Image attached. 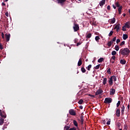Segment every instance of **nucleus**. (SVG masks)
Instances as JSON below:
<instances>
[{"label":"nucleus","instance_id":"1","mask_svg":"<svg viewBox=\"0 0 130 130\" xmlns=\"http://www.w3.org/2000/svg\"><path fill=\"white\" fill-rule=\"evenodd\" d=\"M129 49L128 48H126L124 49H121L119 51V53L122 54V55L126 56L128 55L129 54Z\"/></svg>","mask_w":130,"mask_h":130},{"label":"nucleus","instance_id":"2","mask_svg":"<svg viewBox=\"0 0 130 130\" xmlns=\"http://www.w3.org/2000/svg\"><path fill=\"white\" fill-rule=\"evenodd\" d=\"M73 29L74 32L79 31V30H80V26H79V24H77L76 22H74L73 25Z\"/></svg>","mask_w":130,"mask_h":130},{"label":"nucleus","instance_id":"3","mask_svg":"<svg viewBox=\"0 0 130 130\" xmlns=\"http://www.w3.org/2000/svg\"><path fill=\"white\" fill-rule=\"evenodd\" d=\"M58 5H60L61 7L64 6V3L67 2V0H56Z\"/></svg>","mask_w":130,"mask_h":130},{"label":"nucleus","instance_id":"4","mask_svg":"<svg viewBox=\"0 0 130 130\" xmlns=\"http://www.w3.org/2000/svg\"><path fill=\"white\" fill-rule=\"evenodd\" d=\"M111 102H112V99L110 98H106L105 99L104 103H105V104H108L111 103Z\"/></svg>","mask_w":130,"mask_h":130},{"label":"nucleus","instance_id":"5","mask_svg":"<svg viewBox=\"0 0 130 130\" xmlns=\"http://www.w3.org/2000/svg\"><path fill=\"white\" fill-rule=\"evenodd\" d=\"M120 28H121V25H120V24L118 23L115 25L114 28V30H115V29H116V32H119Z\"/></svg>","mask_w":130,"mask_h":130},{"label":"nucleus","instance_id":"6","mask_svg":"<svg viewBox=\"0 0 130 130\" xmlns=\"http://www.w3.org/2000/svg\"><path fill=\"white\" fill-rule=\"evenodd\" d=\"M5 37H6V39L7 42H9V41H10V38L11 37V34H5Z\"/></svg>","mask_w":130,"mask_h":130},{"label":"nucleus","instance_id":"7","mask_svg":"<svg viewBox=\"0 0 130 130\" xmlns=\"http://www.w3.org/2000/svg\"><path fill=\"white\" fill-rule=\"evenodd\" d=\"M103 93V90L101 89H99L97 91L95 92V95H101V94H102Z\"/></svg>","mask_w":130,"mask_h":130},{"label":"nucleus","instance_id":"8","mask_svg":"<svg viewBox=\"0 0 130 130\" xmlns=\"http://www.w3.org/2000/svg\"><path fill=\"white\" fill-rule=\"evenodd\" d=\"M69 113L70 115H73V116H75V115H76V112H75V110H74L73 109L70 110Z\"/></svg>","mask_w":130,"mask_h":130},{"label":"nucleus","instance_id":"9","mask_svg":"<svg viewBox=\"0 0 130 130\" xmlns=\"http://www.w3.org/2000/svg\"><path fill=\"white\" fill-rule=\"evenodd\" d=\"M115 114L117 117H119L120 116V109H117L116 111Z\"/></svg>","mask_w":130,"mask_h":130},{"label":"nucleus","instance_id":"10","mask_svg":"<svg viewBox=\"0 0 130 130\" xmlns=\"http://www.w3.org/2000/svg\"><path fill=\"white\" fill-rule=\"evenodd\" d=\"M78 120L82 125L84 124V116L83 115L80 116V119H78Z\"/></svg>","mask_w":130,"mask_h":130},{"label":"nucleus","instance_id":"11","mask_svg":"<svg viewBox=\"0 0 130 130\" xmlns=\"http://www.w3.org/2000/svg\"><path fill=\"white\" fill-rule=\"evenodd\" d=\"M108 83L110 86H112L113 85V80L112 79V77H110L109 78Z\"/></svg>","mask_w":130,"mask_h":130},{"label":"nucleus","instance_id":"12","mask_svg":"<svg viewBox=\"0 0 130 130\" xmlns=\"http://www.w3.org/2000/svg\"><path fill=\"white\" fill-rule=\"evenodd\" d=\"M91 37H92V34L91 33L87 34L86 36V41H88V39L91 38Z\"/></svg>","mask_w":130,"mask_h":130},{"label":"nucleus","instance_id":"13","mask_svg":"<svg viewBox=\"0 0 130 130\" xmlns=\"http://www.w3.org/2000/svg\"><path fill=\"white\" fill-rule=\"evenodd\" d=\"M110 95H114L115 94V89L114 88L111 89V91H110Z\"/></svg>","mask_w":130,"mask_h":130},{"label":"nucleus","instance_id":"14","mask_svg":"<svg viewBox=\"0 0 130 130\" xmlns=\"http://www.w3.org/2000/svg\"><path fill=\"white\" fill-rule=\"evenodd\" d=\"M105 5V0H102L100 2V7H102Z\"/></svg>","mask_w":130,"mask_h":130},{"label":"nucleus","instance_id":"15","mask_svg":"<svg viewBox=\"0 0 130 130\" xmlns=\"http://www.w3.org/2000/svg\"><path fill=\"white\" fill-rule=\"evenodd\" d=\"M122 38H123V40H126V39H127V38H128V36H127V35H126V34H123V36H122Z\"/></svg>","mask_w":130,"mask_h":130},{"label":"nucleus","instance_id":"16","mask_svg":"<svg viewBox=\"0 0 130 130\" xmlns=\"http://www.w3.org/2000/svg\"><path fill=\"white\" fill-rule=\"evenodd\" d=\"M125 27H126V28H130V23H129V22H127L125 23Z\"/></svg>","mask_w":130,"mask_h":130},{"label":"nucleus","instance_id":"17","mask_svg":"<svg viewBox=\"0 0 130 130\" xmlns=\"http://www.w3.org/2000/svg\"><path fill=\"white\" fill-rule=\"evenodd\" d=\"M115 23V18H113L110 20V24H114Z\"/></svg>","mask_w":130,"mask_h":130},{"label":"nucleus","instance_id":"18","mask_svg":"<svg viewBox=\"0 0 130 130\" xmlns=\"http://www.w3.org/2000/svg\"><path fill=\"white\" fill-rule=\"evenodd\" d=\"M120 63H121V64H125V63H126V61H125L124 59H121L120 61Z\"/></svg>","mask_w":130,"mask_h":130},{"label":"nucleus","instance_id":"19","mask_svg":"<svg viewBox=\"0 0 130 130\" xmlns=\"http://www.w3.org/2000/svg\"><path fill=\"white\" fill-rule=\"evenodd\" d=\"M82 59L80 58L79 61H78V67H81V66H82Z\"/></svg>","mask_w":130,"mask_h":130},{"label":"nucleus","instance_id":"20","mask_svg":"<svg viewBox=\"0 0 130 130\" xmlns=\"http://www.w3.org/2000/svg\"><path fill=\"white\" fill-rule=\"evenodd\" d=\"M124 109H125L124 105H122L121 111L122 115L124 114Z\"/></svg>","mask_w":130,"mask_h":130},{"label":"nucleus","instance_id":"21","mask_svg":"<svg viewBox=\"0 0 130 130\" xmlns=\"http://www.w3.org/2000/svg\"><path fill=\"white\" fill-rule=\"evenodd\" d=\"M103 85H105L106 84H107V78H105L103 80Z\"/></svg>","mask_w":130,"mask_h":130},{"label":"nucleus","instance_id":"22","mask_svg":"<svg viewBox=\"0 0 130 130\" xmlns=\"http://www.w3.org/2000/svg\"><path fill=\"white\" fill-rule=\"evenodd\" d=\"M0 115L3 118H6V117H7V115H6V113H5V112H3L2 114H0Z\"/></svg>","mask_w":130,"mask_h":130},{"label":"nucleus","instance_id":"23","mask_svg":"<svg viewBox=\"0 0 130 130\" xmlns=\"http://www.w3.org/2000/svg\"><path fill=\"white\" fill-rule=\"evenodd\" d=\"M73 124L75 125V126L78 127V122L76 120H73Z\"/></svg>","mask_w":130,"mask_h":130},{"label":"nucleus","instance_id":"24","mask_svg":"<svg viewBox=\"0 0 130 130\" xmlns=\"http://www.w3.org/2000/svg\"><path fill=\"white\" fill-rule=\"evenodd\" d=\"M4 119L2 118H0V125H3V124H4Z\"/></svg>","mask_w":130,"mask_h":130},{"label":"nucleus","instance_id":"25","mask_svg":"<svg viewBox=\"0 0 130 130\" xmlns=\"http://www.w3.org/2000/svg\"><path fill=\"white\" fill-rule=\"evenodd\" d=\"M111 78H112V79L114 80V82H116V80H117L116 76L113 75V76H112Z\"/></svg>","mask_w":130,"mask_h":130},{"label":"nucleus","instance_id":"26","mask_svg":"<svg viewBox=\"0 0 130 130\" xmlns=\"http://www.w3.org/2000/svg\"><path fill=\"white\" fill-rule=\"evenodd\" d=\"M100 39V37L99 36H96L95 37V40L96 42H99V40Z\"/></svg>","mask_w":130,"mask_h":130},{"label":"nucleus","instance_id":"27","mask_svg":"<svg viewBox=\"0 0 130 130\" xmlns=\"http://www.w3.org/2000/svg\"><path fill=\"white\" fill-rule=\"evenodd\" d=\"M84 102V100H83V99H80L79 101H78V104H80V105H82V104H83V103Z\"/></svg>","mask_w":130,"mask_h":130},{"label":"nucleus","instance_id":"28","mask_svg":"<svg viewBox=\"0 0 130 130\" xmlns=\"http://www.w3.org/2000/svg\"><path fill=\"white\" fill-rule=\"evenodd\" d=\"M115 5L117 7V8H119V7H120V4H119V2H118L115 3Z\"/></svg>","mask_w":130,"mask_h":130},{"label":"nucleus","instance_id":"29","mask_svg":"<svg viewBox=\"0 0 130 130\" xmlns=\"http://www.w3.org/2000/svg\"><path fill=\"white\" fill-rule=\"evenodd\" d=\"M100 68V64H98L96 66L94 67L93 68L94 70H99V69Z\"/></svg>","mask_w":130,"mask_h":130},{"label":"nucleus","instance_id":"30","mask_svg":"<svg viewBox=\"0 0 130 130\" xmlns=\"http://www.w3.org/2000/svg\"><path fill=\"white\" fill-rule=\"evenodd\" d=\"M81 70L82 73H86V69L84 67H81Z\"/></svg>","mask_w":130,"mask_h":130},{"label":"nucleus","instance_id":"31","mask_svg":"<svg viewBox=\"0 0 130 130\" xmlns=\"http://www.w3.org/2000/svg\"><path fill=\"white\" fill-rule=\"evenodd\" d=\"M112 43H112V41H109L107 44L108 46H109V47H110V46H111Z\"/></svg>","mask_w":130,"mask_h":130},{"label":"nucleus","instance_id":"32","mask_svg":"<svg viewBox=\"0 0 130 130\" xmlns=\"http://www.w3.org/2000/svg\"><path fill=\"white\" fill-rule=\"evenodd\" d=\"M115 49L116 51H118L119 50V46L118 45H116L115 47Z\"/></svg>","mask_w":130,"mask_h":130},{"label":"nucleus","instance_id":"33","mask_svg":"<svg viewBox=\"0 0 130 130\" xmlns=\"http://www.w3.org/2000/svg\"><path fill=\"white\" fill-rule=\"evenodd\" d=\"M103 60H104V58H100V59H98V61L100 63V62H102Z\"/></svg>","mask_w":130,"mask_h":130},{"label":"nucleus","instance_id":"34","mask_svg":"<svg viewBox=\"0 0 130 130\" xmlns=\"http://www.w3.org/2000/svg\"><path fill=\"white\" fill-rule=\"evenodd\" d=\"M115 58H116L115 56H112L110 60V61H111L112 60V59H113V60H115Z\"/></svg>","mask_w":130,"mask_h":130},{"label":"nucleus","instance_id":"35","mask_svg":"<svg viewBox=\"0 0 130 130\" xmlns=\"http://www.w3.org/2000/svg\"><path fill=\"white\" fill-rule=\"evenodd\" d=\"M110 122H111V119H109L108 121L107 122V124L108 125H109L110 124Z\"/></svg>","mask_w":130,"mask_h":130},{"label":"nucleus","instance_id":"36","mask_svg":"<svg viewBox=\"0 0 130 130\" xmlns=\"http://www.w3.org/2000/svg\"><path fill=\"white\" fill-rule=\"evenodd\" d=\"M113 34V31L111 30V31L110 32V33L109 34V37L112 36Z\"/></svg>","mask_w":130,"mask_h":130},{"label":"nucleus","instance_id":"37","mask_svg":"<svg viewBox=\"0 0 130 130\" xmlns=\"http://www.w3.org/2000/svg\"><path fill=\"white\" fill-rule=\"evenodd\" d=\"M111 70L110 69V68H109L107 71V73H108V74H109L110 75L111 74Z\"/></svg>","mask_w":130,"mask_h":130},{"label":"nucleus","instance_id":"38","mask_svg":"<svg viewBox=\"0 0 130 130\" xmlns=\"http://www.w3.org/2000/svg\"><path fill=\"white\" fill-rule=\"evenodd\" d=\"M126 27L125 25L122 27V31H126V29H125Z\"/></svg>","mask_w":130,"mask_h":130},{"label":"nucleus","instance_id":"39","mask_svg":"<svg viewBox=\"0 0 130 130\" xmlns=\"http://www.w3.org/2000/svg\"><path fill=\"white\" fill-rule=\"evenodd\" d=\"M91 68H92V65H91V64H89V65L87 67V70H88V71H90Z\"/></svg>","mask_w":130,"mask_h":130},{"label":"nucleus","instance_id":"40","mask_svg":"<svg viewBox=\"0 0 130 130\" xmlns=\"http://www.w3.org/2000/svg\"><path fill=\"white\" fill-rule=\"evenodd\" d=\"M112 55H115L116 54V51H113L111 53Z\"/></svg>","mask_w":130,"mask_h":130},{"label":"nucleus","instance_id":"41","mask_svg":"<svg viewBox=\"0 0 130 130\" xmlns=\"http://www.w3.org/2000/svg\"><path fill=\"white\" fill-rule=\"evenodd\" d=\"M120 103H121L120 101H118V103H117V104H116L117 107H119V105H120Z\"/></svg>","mask_w":130,"mask_h":130},{"label":"nucleus","instance_id":"42","mask_svg":"<svg viewBox=\"0 0 130 130\" xmlns=\"http://www.w3.org/2000/svg\"><path fill=\"white\" fill-rule=\"evenodd\" d=\"M125 43V42L124 41H122L120 44V46H122V45H124V44Z\"/></svg>","mask_w":130,"mask_h":130},{"label":"nucleus","instance_id":"43","mask_svg":"<svg viewBox=\"0 0 130 130\" xmlns=\"http://www.w3.org/2000/svg\"><path fill=\"white\" fill-rule=\"evenodd\" d=\"M116 37H115L114 38H113V39H112V43H113V42H115V41H116Z\"/></svg>","mask_w":130,"mask_h":130},{"label":"nucleus","instance_id":"44","mask_svg":"<svg viewBox=\"0 0 130 130\" xmlns=\"http://www.w3.org/2000/svg\"><path fill=\"white\" fill-rule=\"evenodd\" d=\"M64 128H65V129H66V130H68V129H70V126H65V127H64Z\"/></svg>","mask_w":130,"mask_h":130},{"label":"nucleus","instance_id":"45","mask_svg":"<svg viewBox=\"0 0 130 130\" xmlns=\"http://www.w3.org/2000/svg\"><path fill=\"white\" fill-rule=\"evenodd\" d=\"M102 123H103V124H106V120H102Z\"/></svg>","mask_w":130,"mask_h":130},{"label":"nucleus","instance_id":"46","mask_svg":"<svg viewBox=\"0 0 130 130\" xmlns=\"http://www.w3.org/2000/svg\"><path fill=\"white\" fill-rule=\"evenodd\" d=\"M6 128H7V125H4L2 128V129L5 130V129H6Z\"/></svg>","mask_w":130,"mask_h":130},{"label":"nucleus","instance_id":"47","mask_svg":"<svg viewBox=\"0 0 130 130\" xmlns=\"http://www.w3.org/2000/svg\"><path fill=\"white\" fill-rule=\"evenodd\" d=\"M2 37L3 39H5V34H4V32H2Z\"/></svg>","mask_w":130,"mask_h":130},{"label":"nucleus","instance_id":"48","mask_svg":"<svg viewBox=\"0 0 130 130\" xmlns=\"http://www.w3.org/2000/svg\"><path fill=\"white\" fill-rule=\"evenodd\" d=\"M0 49H1V50H3V49H4V48L3 47V45H2V44H0Z\"/></svg>","mask_w":130,"mask_h":130},{"label":"nucleus","instance_id":"49","mask_svg":"<svg viewBox=\"0 0 130 130\" xmlns=\"http://www.w3.org/2000/svg\"><path fill=\"white\" fill-rule=\"evenodd\" d=\"M121 10H122V6H120L118 7V10L121 11Z\"/></svg>","mask_w":130,"mask_h":130},{"label":"nucleus","instance_id":"50","mask_svg":"<svg viewBox=\"0 0 130 130\" xmlns=\"http://www.w3.org/2000/svg\"><path fill=\"white\" fill-rule=\"evenodd\" d=\"M82 44V42H78L77 43L76 46H79V45H81Z\"/></svg>","mask_w":130,"mask_h":130},{"label":"nucleus","instance_id":"51","mask_svg":"<svg viewBox=\"0 0 130 130\" xmlns=\"http://www.w3.org/2000/svg\"><path fill=\"white\" fill-rule=\"evenodd\" d=\"M119 42H120V39H118L117 40V41H116V43H117V44H118V43H119Z\"/></svg>","mask_w":130,"mask_h":130},{"label":"nucleus","instance_id":"52","mask_svg":"<svg viewBox=\"0 0 130 130\" xmlns=\"http://www.w3.org/2000/svg\"><path fill=\"white\" fill-rule=\"evenodd\" d=\"M112 7H113V9H114V10L116 9V6H115V5H114V4H113Z\"/></svg>","mask_w":130,"mask_h":130},{"label":"nucleus","instance_id":"53","mask_svg":"<svg viewBox=\"0 0 130 130\" xmlns=\"http://www.w3.org/2000/svg\"><path fill=\"white\" fill-rule=\"evenodd\" d=\"M107 10H108V11H110V5L107 6Z\"/></svg>","mask_w":130,"mask_h":130},{"label":"nucleus","instance_id":"54","mask_svg":"<svg viewBox=\"0 0 130 130\" xmlns=\"http://www.w3.org/2000/svg\"><path fill=\"white\" fill-rule=\"evenodd\" d=\"M5 15H6V17H9V12H7L5 13Z\"/></svg>","mask_w":130,"mask_h":130},{"label":"nucleus","instance_id":"55","mask_svg":"<svg viewBox=\"0 0 130 130\" xmlns=\"http://www.w3.org/2000/svg\"><path fill=\"white\" fill-rule=\"evenodd\" d=\"M71 129L72 130H77V128H76V127H72V128H71Z\"/></svg>","mask_w":130,"mask_h":130},{"label":"nucleus","instance_id":"56","mask_svg":"<svg viewBox=\"0 0 130 130\" xmlns=\"http://www.w3.org/2000/svg\"><path fill=\"white\" fill-rule=\"evenodd\" d=\"M79 108L80 109H83V106H80Z\"/></svg>","mask_w":130,"mask_h":130},{"label":"nucleus","instance_id":"57","mask_svg":"<svg viewBox=\"0 0 130 130\" xmlns=\"http://www.w3.org/2000/svg\"><path fill=\"white\" fill-rule=\"evenodd\" d=\"M119 12V14L120 15L121 14V10H118Z\"/></svg>","mask_w":130,"mask_h":130},{"label":"nucleus","instance_id":"58","mask_svg":"<svg viewBox=\"0 0 130 130\" xmlns=\"http://www.w3.org/2000/svg\"><path fill=\"white\" fill-rule=\"evenodd\" d=\"M2 6H6V4L5 3H2Z\"/></svg>","mask_w":130,"mask_h":130},{"label":"nucleus","instance_id":"59","mask_svg":"<svg viewBox=\"0 0 130 130\" xmlns=\"http://www.w3.org/2000/svg\"><path fill=\"white\" fill-rule=\"evenodd\" d=\"M127 109H129V105H128L127 106Z\"/></svg>","mask_w":130,"mask_h":130},{"label":"nucleus","instance_id":"60","mask_svg":"<svg viewBox=\"0 0 130 130\" xmlns=\"http://www.w3.org/2000/svg\"><path fill=\"white\" fill-rule=\"evenodd\" d=\"M3 113V112H2V110H0V115L2 114Z\"/></svg>","mask_w":130,"mask_h":130},{"label":"nucleus","instance_id":"61","mask_svg":"<svg viewBox=\"0 0 130 130\" xmlns=\"http://www.w3.org/2000/svg\"><path fill=\"white\" fill-rule=\"evenodd\" d=\"M89 96H90V97H94V95H91V94H89Z\"/></svg>","mask_w":130,"mask_h":130},{"label":"nucleus","instance_id":"62","mask_svg":"<svg viewBox=\"0 0 130 130\" xmlns=\"http://www.w3.org/2000/svg\"><path fill=\"white\" fill-rule=\"evenodd\" d=\"M111 62L112 63H114V61L112 60Z\"/></svg>","mask_w":130,"mask_h":130},{"label":"nucleus","instance_id":"63","mask_svg":"<svg viewBox=\"0 0 130 130\" xmlns=\"http://www.w3.org/2000/svg\"><path fill=\"white\" fill-rule=\"evenodd\" d=\"M125 15H126V14H123V17H125Z\"/></svg>","mask_w":130,"mask_h":130},{"label":"nucleus","instance_id":"64","mask_svg":"<svg viewBox=\"0 0 130 130\" xmlns=\"http://www.w3.org/2000/svg\"><path fill=\"white\" fill-rule=\"evenodd\" d=\"M119 130H122V129L121 128V129H119Z\"/></svg>","mask_w":130,"mask_h":130}]
</instances>
